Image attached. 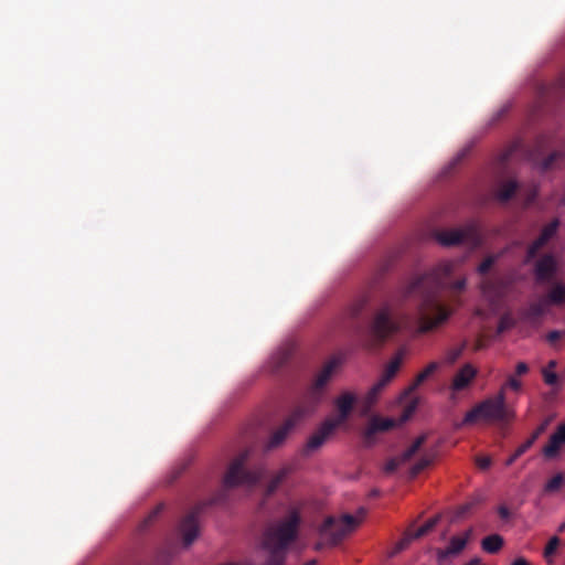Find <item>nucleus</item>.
<instances>
[{"mask_svg":"<svg viewBox=\"0 0 565 565\" xmlns=\"http://www.w3.org/2000/svg\"><path fill=\"white\" fill-rule=\"evenodd\" d=\"M355 403L356 396L351 392H344L335 399L334 404L339 415L337 418L331 419L333 423H337V427H339L349 418Z\"/></svg>","mask_w":565,"mask_h":565,"instance_id":"15","label":"nucleus"},{"mask_svg":"<svg viewBox=\"0 0 565 565\" xmlns=\"http://www.w3.org/2000/svg\"><path fill=\"white\" fill-rule=\"evenodd\" d=\"M548 425V420H544L541 425L536 427V429L531 434V436L520 445L515 451L505 460V466H512L518 458H520L523 454H525L537 440V438L546 430Z\"/></svg>","mask_w":565,"mask_h":565,"instance_id":"16","label":"nucleus"},{"mask_svg":"<svg viewBox=\"0 0 565 565\" xmlns=\"http://www.w3.org/2000/svg\"><path fill=\"white\" fill-rule=\"evenodd\" d=\"M470 508H471V505H470V504H465V505H462V507L460 508L459 514H460V515L465 514L467 511H469V510H470Z\"/></svg>","mask_w":565,"mask_h":565,"instance_id":"52","label":"nucleus"},{"mask_svg":"<svg viewBox=\"0 0 565 565\" xmlns=\"http://www.w3.org/2000/svg\"><path fill=\"white\" fill-rule=\"evenodd\" d=\"M558 270V264L555 256L546 253L541 256L534 266V275L537 282H550L554 279Z\"/></svg>","mask_w":565,"mask_h":565,"instance_id":"12","label":"nucleus"},{"mask_svg":"<svg viewBox=\"0 0 565 565\" xmlns=\"http://www.w3.org/2000/svg\"><path fill=\"white\" fill-rule=\"evenodd\" d=\"M494 262H495L494 256L486 257L478 266V273L480 275H486L491 269V267L494 265Z\"/></svg>","mask_w":565,"mask_h":565,"instance_id":"39","label":"nucleus"},{"mask_svg":"<svg viewBox=\"0 0 565 565\" xmlns=\"http://www.w3.org/2000/svg\"><path fill=\"white\" fill-rule=\"evenodd\" d=\"M505 329V324L503 321L500 322L499 331H503Z\"/></svg>","mask_w":565,"mask_h":565,"instance_id":"57","label":"nucleus"},{"mask_svg":"<svg viewBox=\"0 0 565 565\" xmlns=\"http://www.w3.org/2000/svg\"><path fill=\"white\" fill-rule=\"evenodd\" d=\"M386 386L381 380H379L367 392L363 399V413L366 414L373 405L376 403L379 395Z\"/></svg>","mask_w":565,"mask_h":565,"instance_id":"23","label":"nucleus"},{"mask_svg":"<svg viewBox=\"0 0 565 565\" xmlns=\"http://www.w3.org/2000/svg\"><path fill=\"white\" fill-rule=\"evenodd\" d=\"M558 531H559V532L565 531V523H563V524L559 526Z\"/></svg>","mask_w":565,"mask_h":565,"instance_id":"58","label":"nucleus"},{"mask_svg":"<svg viewBox=\"0 0 565 565\" xmlns=\"http://www.w3.org/2000/svg\"><path fill=\"white\" fill-rule=\"evenodd\" d=\"M527 371H529V366H527V364H526V363H524V362H519V363L516 364V367H515V374H516L518 376L524 375L525 373H527Z\"/></svg>","mask_w":565,"mask_h":565,"instance_id":"46","label":"nucleus"},{"mask_svg":"<svg viewBox=\"0 0 565 565\" xmlns=\"http://www.w3.org/2000/svg\"><path fill=\"white\" fill-rule=\"evenodd\" d=\"M401 327L402 322L397 318L396 310L391 303H385L374 316L370 326V335L375 344L380 345L398 332Z\"/></svg>","mask_w":565,"mask_h":565,"instance_id":"7","label":"nucleus"},{"mask_svg":"<svg viewBox=\"0 0 565 565\" xmlns=\"http://www.w3.org/2000/svg\"><path fill=\"white\" fill-rule=\"evenodd\" d=\"M288 475V469L284 468L279 470L268 482L266 493L268 495L273 494L277 488L281 484V482L285 480V478Z\"/></svg>","mask_w":565,"mask_h":565,"instance_id":"30","label":"nucleus"},{"mask_svg":"<svg viewBox=\"0 0 565 565\" xmlns=\"http://www.w3.org/2000/svg\"><path fill=\"white\" fill-rule=\"evenodd\" d=\"M337 423H333L332 419H326L317 430L309 437L306 444V452H312L320 448L327 438L337 429Z\"/></svg>","mask_w":565,"mask_h":565,"instance_id":"13","label":"nucleus"},{"mask_svg":"<svg viewBox=\"0 0 565 565\" xmlns=\"http://www.w3.org/2000/svg\"><path fill=\"white\" fill-rule=\"evenodd\" d=\"M545 300L541 299L539 301L532 302L521 312V317L524 321L530 323H537L541 317L546 311Z\"/></svg>","mask_w":565,"mask_h":565,"instance_id":"19","label":"nucleus"},{"mask_svg":"<svg viewBox=\"0 0 565 565\" xmlns=\"http://www.w3.org/2000/svg\"><path fill=\"white\" fill-rule=\"evenodd\" d=\"M316 564H317V559H310L307 563H305V565H316Z\"/></svg>","mask_w":565,"mask_h":565,"instance_id":"56","label":"nucleus"},{"mask_svg":"<svg viewBox=\"0 0 565 565\" xmlns=\"http://www.w3.org/2000/svg\"><path fill=\"white\" fill-rule=\"evenodd\" d=\"M249 455L250 451L245 449L231 461L223 478L224 489H232L238 486H254L260 480V470L246 468Z\"/></svg>","mask_w":565,"mask_h":565,"instance_id":"6","label":"nucleus"},{"mask_svg":"<svg viewBox=\"0 0 565 565\" xmlns=\"http://www.w3.org/2000/svg\"><path fill=\"white\" fill-rule=\"evenodd\" d=\"M511 153H512V151H511V150H509L507 153H504V154H503V157H502V159H501V160H502V162L508 161V159L510 158Z\"/></svg>","mask_w":565,"mask_h":565,"instance_id":"53","label":"nucleus"},{"mask_svg":"<svg viewBox=\"0 0 565 565\" xmlns=\"http://www.w3.org/2000/svg\"><path fill=\"white\" fill-rule=\"evenodd\" d=\"M426 440V436L422 435L418 438L415 439V441L402 454L401 459L402 461L406 462L408 461L424 445Z\"/></svg>","mask_w":565,"mask_h":565,"instance_id":"29","label":"nucleus"},{"mask_svg":"<svg viewBox=\"0 0 565 565\" xmlns=\"http://www.w3.org/2000/svg\"><path fill=\"white\" fill-rule=\"evenodd\" d=\"M477 374V369L472 366L470 363H466L455 374L452 382L450 384V390L454 393L466 390L472 383Z\"/></svg>","mask_w":565,"mask_h":565,"instance_id":"14","label":"nucleus"},{"mask_svg":"<svg viewBox=\"0 0 565 565\" xmlns=\"http://www.w3.org/2000/svg\"><path fill=\"white\" fill-rule=\"evenodd\" d=\"M439 369L438 362H430L422 372H419L412 385V388H417L428 377H430Z\"/></svg>","mask_w":565,"mask_h":565,"instance_id":"28","label":"nucleus"},{"mask_svg":"<svg viewBox=\"0 0 565 565\" xmlns=\"http://www.w3.org/2000/svg\"><path fill=\"white\" fill-rule=\"evenodd\" d=\"M565 445V423L559 424L551 435L547 445L542 449L544 457L551 459L558 455L561 447Z\"/></svg>","mask_w":565,"mask_h":565,"instance_id":"17","label":"nucleus"},{"mask_svg":"<svg viewBox=\"0 0 565 565\" xmlns=\"http://www.w3.org/2000/svg\"><path fill=\"white\" fill-rule=\"evenodd\" d=\"M436 238L443 246H455L461 243L477 245L480 242V233L476 224H469L463 228L439 231Z\"/></svg>","mask_w":565,"mask_h":565,"instance_id":"8","label":"nucleus"},{"mask_svg":"<svg viewBox=\"0 0 565 565\" xmlns=\"http://www.w3.org/2000/svg\"><path fill=\"white\" fill-rule=\"evenodd\" d=\"M302 519L292 508L287 514L269 523L262 539V546L268 553L266 565H284L288 547L297 541Z\"/></svg>","mask_w":565,"mask_h":565,"instance_id":"2","label":"nucleus"},{"mask_svg":"<svg viewBox=\"0 0 565 565\" xmlns=\"http://www.w3.org/2000/svg\"><path fill=\"white\" fill-rule=\"evenodd\" d=\"M430 459L422 458L412 467V476L415 477L430 465Z\"/></svg>","mask_w":565,"mask_h":565,"instance_id":"40","label":"nucleus"},{"mask_svg":"<svg viewBox=\"0 0 565 565\" xmlns=\"http://www.w3.org/2000/svg\"><path fill=\"white\" fill-rule=\"evenodd\" d=\"M503 543H504V541L501 535L491 534V535L486 536L481 541V547L486 553L495 554L502 548Z\"/></svg>","mask_w":565,"mask_h":565,"instance_id":"25","label":"nucleus"},{"mask_svg":"<svg viewBox=\"0 0 565 565\" xmlns=\"http://www.w3.org/2000/svg\"><path fill=\"white\" fill-rule=\"evenodd\" d=\"M472 536V529H469L462 533V535H455L450 539L449 544L446 548H437L436 559L439 565L447 564L450 557L459 555Z\"/></svg>","mask_w":565,"mask_h":565,"instance_id":"10","label":"nucleus"},{"mask_svg":"<svg viewBox=\"0 0 565 565\" xmlns=\"http://www.w3.org/2000/svg\"><path fill=\"white\" fill-rule=\"evenodd\" d=\"M559 544L561 540L557 536H553L548 540L544 548V557L548 563H552V556L556 553Z\"/></svg>","mask_w":565,"mask_h":565,"instance_id":"33","label":"nucleus"},{"mask_svg":"<svg viewBox=\"0 0 565 565\" xmlns=\"http://www.w3.org/2000/svg\"><path fill=\"white\" fill-rule=\"evenodd\" d=\"M482 348V342L481 341H478L475 345V351H478Z\"/></svg>","mask_w":565,"mask_h":565,"instance_id":"54","label":"nucleus"},{"mask_svg":"<svg viewBox=\"0 0 565 565\" xmlns=\"http://www.w3.org/2000/svg\"><path fill=\"white\" fill-rule=\"evenodd\" d=\"M563 337H565V331L553 330L546 334V340L548 343L554 344L556 341H558Z\"/></svg>","mask_w":565,"mask_h":565,"instance_id":"44","label":"nucleus"},{"mask_svg":"<svg viewBox=\"0 0 565 565\" xmlns=\"http://www.w3.org/2000/svg\"><path fill=\"white\" fill-rule=\"evenodd\" d=\"M366 299H360L351 307V316L358 318L366 306Z\"/></svg>","mask_w":565,"mask_h":565,"instance_id":"42","label":"nucleus"},{"mask_svg":"<svg viewBox=\"0 0 565 565\" xmlns=\"http://www.w3.org/2000/svg\"><path fill=\"white\" fill-rule=\"evenodd\" d=\"M401 463H404L401 457L390 459L384 466L385 473H393L394 471H396Z\"/></svg>","mask_w":565,"mask_h":565,"instance_id":"41","label":"nucleus"},{"mask_svg":"<svg viewBox=\"0 0 565 565\" xmlns=\"http://www.w3.org/2000/svg\"><path fill=\"white\" fill-rule=\"evenodd\" d=\"M290 359V352L287 351V350H284V351H280L278 352L274 358H273V369L275 372H277L278 370H280Z\"/></svg>","mask_w":565,"mask_h":565,"instance_id":"34","label":"nucleus"},{"mask_svg":"<svg viewBox=\"0 0 565 565\" xmlns=\"http://www.w3.org/2000/svg\"><path fill=\"white\" fill-rule=\"evenodd\" d=\"M467 347V342H462L461 344L449 349L445 355V362L448 364H454L463 353Z\"/></svg>","mask_w":565,"mask_h":565,"instance_id":"32","label":"nucleus"},{"mask_svg":"<svg viewBox=\"0 0 565 565\" xmlns=\"http://www.w3.org/2000/svg\"><path fill=\"white\" fill-rule=\"evenodd\" d=\"M397 426V422L393 418H381L379 416H373L369 425L364 431V437L366 441H371L375 434L382 431H388Z\"/></svg>","mask_w":565,"mask_h":565,"instance_id":"18","label":"nucleus"},{"mask_svg":"<svg viewBox=\"0 0 565 565\" xmlns=\"http://www.w3.org/2000/svg\"><path fill=\"white\" fill-rule=\"evenodd\" d=\"M558 227H559V220L554 218L553 221H551L547 225H545L542 228L539 237L535 241H533L526 249V255H525L526 263L532 262L537 256L539 250L542 247H544L548 243V241L552 239L556 235Z\"/></svg>","mask_w":565,"mask_h":565,"instance_id":"11","label":"nucleus"},{"mask_svg":"<svg viewBox=\"0 0 565 565\" xmlns=\"http://www.w3.org/2000/svg\"><path fill=\"white\" fill-rule=\"evenodd\" d=\"M476 465L481 470H487L492 465V459L489 456H478L476 457Z\"/></svg>","mask_w":565,"mask_h":565,"instance_id":"43","label":"nucleus"},{"mask_svg":"<svg viewBox=\"0 0 565 565\" xmlns=\"http://www.w3.org/2000/svg\"><path fill=\"white\" fill-rule=\"evenodd\" d=\"M546 305H563L565 302V285L564 284H555L552 289L547 292L545 298Z\"/></svg>","mask_w":565,"mask_h":565,"instance_id":"24","label":"nucleus"},{"mask_svg":"<svg viewBox=\"0 0 565 565\" xmlns=\"http://www.w3.org/2000/svg\"><path fill=\"white\" fill-rule=\"evenodd\" d=\"M341 361L338 358H333L324 364L322 370L317 375L312 387L310 388L308 399L305 401L302 404L298 405L287 417L284 424L273 433L271 437L269 438L266 445L267 450H271L279 447L285 441V439L287 438L288 434L292 430V428L302 418L315 412L317 405L321 401L323 387L330 381L332 374L339 367Z\"/></svg>","mask_w":565,"mask_h":565,"instance_id":"3","label":"nucleus"},{"mask_svg":"<svg viewBox=\"0 0 565 565\" xmlns=\"http://www.w3.org/2000/svg\"><path fill=\"white\" fill-rule=\"evenodd\" d=\"M511 565H530V564L525 558L519 557Z\"/></svg>","mask_w":565,"mask_h":565,"instance_id":"49","label":"nucleus"},{"mask_svg":"<svg viewBox=\"0 0 565 565\" xmlns=\"http://www.w3.org/2000/svg\"><path fill=\"white\" fill-rule=\"evenodd\" d=\"M404 351L399 350L388 362L387 366L385 367V371L383 375L381 376V381L385 383L386 385L394 379L397 371L399 370L403 360H404Z\"/></svg>","mask_w":565,"mask_h":565,"instance_id":"20","label":"nucleus"},{"mask_svg":"<svg viewBox=\"0 0 565 565\" xmlns=\"http://www.w3.org/2000/svg\"><path fill=\"white\" fill-rule=\"evenodd\" d=\"M415 539L413 537L412 535V530L408 529L405 533H404V536L402 537V540H399L395 546V552H401L403 550H405L411 543L412 541H414Z\"/></svg>","mask_w":565,"mask_h":565,"instance_id":"37","label":"nucleus"},{"mask_svg":"<svg viewBox=\"0 0 565 565\" xmlns=\"http://www.w3.org/2000/svg\"><path fill=\"white\" fill-rule=\"evenodd\" d=\"M556 365H557L556 361L555 360H551L544 369H550V370L554 371Z\"/></svg>","mask_w":565,"mask_h":565,"instance_id":"50","label":"nucleus"},{"mask_svg":"<svg viewBox=\"0 0 565 565\" xmlns=\"http://www.w3.org/2000/svg\"><path fill=\"white\" fill-rule=\"evenodd\" d=\"M518 183L513 180H510L503 183L497 192V198L501 202L509 201L516 192Z\"/></svg>","mask_w":565,"mask_h":565,"instance_id":"26","label":"nucleus"},{"mask_svg":"<svg viewBox=\"0 0 565 565\" xmlns=\"http://www.w3.org/2000/svg\"><path fill=\"white\" fill-rule=\"evenodd\" d=\"M564 157V152L562 151H553L550 153L541 164L542 170H548L554 167V164Z\"/></svg>","mask_w":565,"mask_h":565,"instance_id":"35","label":"nucleus"},{"mask_svg":"<svg viewBox=\"0 0 565 565\" xmlns=\"http://www.w3.org/2000/svg\"><path fill=\"white\" fill-rule=\"evenodd\" d=\"M409 412H411V409H408V411L403 415V417H402L401 422H405V420L408 418V416H409Z\"/></svg>","mask_w":565,"mask_h":565,"instance_id":"55","label":"nucleus"},{"mask_svg":"<svg viewBox=\"0 0 565 565\" xmlns=\"http://www.w3.org/2000/svg\"><path fill=\"white\" fill-rule=\"evenodd\" d=\"M163 509H164L163 504H158L149 513V515L145 519L143 524H142V529H146L147 526H149L158 518V515L163 511Z\"/></svg>","mask_w":565,"mask_h":565,"instance_id":"38","label":"nucleus"},{"mask_svg":"<svg viewBox=\"0 0 565 565\" xmlns=\"http://www.w3.org/2000/svg\"><path fill=\"white\" fill-rule=\"evenodd\" d=\"M209 503L202 502L193 507L181 520L178 532L182 537L184 546H190L199 535V516Z\"/></svg>","mask_w":565,"mask_h":565,"instance_id":"9","label":"nucleus"},{"mask_svg":"<svg viewBox=\"0 0 565 565\" xmlns=\"http://www.w3.org/2000/svg\"><path fill=\"white\" fill-rule=\"evenodd\" d=\"M465 286H466V279L462 278V279H458V280L454 281L451 284V289H454L456 291H460L465 288Z\"/></svg>","mask_w":565,"mask_h":565,"instance_id":"47","label":"nucleus"},{"mask_svg":"<svg viewBox=\"0 0 565 565\" xmlns=\"http://www.w3.org/2000/svg\"><path fill=\"white\" fill-rule=\"evenodd\" d=\"M465 565H481V561H480V558L476 557V558H472L471 561H469L468 563H466Z\"/></svg>","mask_w":565,"mask_h":565,"instance_id":"51","label":"nucleus"},{"mask_svg":"<svg viewBox=\"0 0 565 565\" xmlns=\"http://www.w3.org/2000/svg\"><path fill=\"white\" fill-rule=\"evenodd\" d=\"M404 351L399 350L388 362L387 366L385 367V371L383 375L381 376V381L385 383L386 385L394 379L397 371L399 370L403 360H404Z\"/></svg>","mask_w":565,"mask_h":565,"instance_id":"21","label":"nucleus"},{"mask_svg":"<svg viewBox=\"0 0 565 565\" xmlns=\"http://www.w3.org/2000/svg\"><path fill=\"white\" fill-rule=\"evenodd\" d=\"M498 513L500 515V518L502 519H508L510 516V511L507 507L504 505H501L499 509H498Z\"/></svg>","mask_w":565,"mask_h":565,"instance_id":"48","label":"nucleus"},{"mask_svg":"<svg viewBox=\"0 0 565 565\" xmlns=\"http://www.w3.org/2000/svg\"><path fill=\"white\" fill-rule=\"evenodd\" d=\"M440 520L439 515L433 516L427 520L422 526L416 530H412V535L415 540L420 539L431 532Z\"/></svg>","mask_w":565,"mask_h":565,"instance_id":"27","label":"nucleus"},{"mask_svg":"<svg viewBox=\"0 0 565 565\" xmlns=\"http://www.w3.org/2000/svg\"><path fill=\"white\" fill-rule=\"evenodd\" d=\"M565 480V476L563 472L556 473L553 478H551L544 486L545 493L556 492L561 489Z\"/></svg>","mask_w":565,"mask_h":565,"instance_id":"31","label":"nucleus"},{"mask_svg":"<svg viewBox=\"0 0 565 565\" xmlns=\"http://www.w3.org/2000/svg\"><path fill=\"white\" fill-rule=\"evenodd\" d=\"M542 376H543L545 384H547L550 386H557L559 384L558 375L550 369H543Z\"/></svg>","mask_w":565,"mask_h":565,"instance_id":"36","label":"nucleus"},{"mask_svg":"<svg viewBox=\"0 0 565 565\" xmlns=\"http://www.w3.org/2000/svg\"><path fill=\"white\" fill-rule=\"evenodd\" d=\"M360 524V520L351 514L341 518L328 516L319 529V541L315 544L316 551L339 545Z\"/></svg>","mask_w":565,"mask_h":565,"instance_id":"5","label":"nucleus"},{"mask_svg":"<svg viewBox=\"0 0 565 565\" xmlns=\"http://www.w3.org/2000/svg\"><path fill=\"white\" fill-rule=\"evenodd\" d=\"M505 282L502 279H486L482 282L483 292L493 298H500L504 295Z\"/></svg>","mask_w":565,"mask_h":565,"instance_id":"22","label":"nucleus"},{"mask_svg":"<svg viewBox=\"0 0 565 565\" xmlns=\"http://www.w3.org/2000/svg\"><path fill=\"white\" fill-rule=\"evenodd\" d=\"M521 386H522V384L519 380H516L514 376H509L507 380V383L502 387H504V390L507 387H510L514 391H519V390H521Z\"/></svg>","mask_w":565,"mask_h":565,"instance_id":"45","label":"nucleus"},{"mask_svg":"<svg viewBox=\"0 0 565 565\" xmlns=\"http://www.w3.org/2000/svg\"><path fill=\"white\" fill-rule=\"evenodd\" d=\"M454 264L446 262L436 268L413 278L404 290V298L418 297V331L430 332L445 323L452 309L443 303L438 297L445 279L451 275Z\"/></svg>","mask_w":565,"mask_h":565,"instance_id":"1","label":"nucleus"},{"mask_svg":"<svg viewBox=\"0 0 565 565\" xmlns=\"http://www.w3.org/2000/svg\"><path fill=\"white\" fill-rule=\"evenodd\" d=\"M513 417V411L507 405L504 387H501L495 396L483 399L467 412L462 423L465 425H471L478 420L501 423L510 422Z\"/></svg>","mask_w":565,"mask_h":565,"instance_id":"4","label":"nucleus"}]
</instances>
